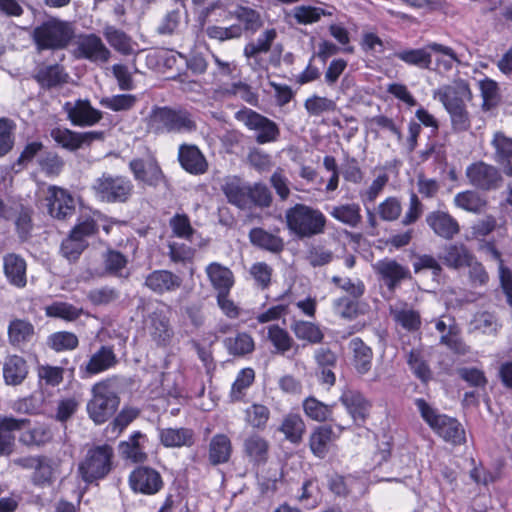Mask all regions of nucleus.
Returning <instances> with one entry per match:
<instances>
[{
	"instance_id": "32",
	"label": "nucleus",
	"mask_w": 512,
	"mask_h": 512,
	"mask_svg": "<svg viewBox=\"0 0 512 512\" xmlns=\"http://www.w3.org/2000/svg\"><path fill=\"white\" fill-rule=\"evenodd\" d=\"M117 364V358L113 349L109 346H101L94 353L88 363L85 365L84 371L88 375L98 374L106 371Z\"/></svg>"
},
{
	"instance_id": "40",
	"label": "nucleus",
	"mask_w": 512,
	"mask_h": 512,
	"mask_svg": "<svg viewBox=\"0 0 512 512\" xmlns=\"http://www.w3.org/2000/svg\"><path fill=\"white\" fill-rule=\"evenodd\" d=\"M290 329L298 340L310 344H319L324 339V333L320 327L310 321L295 320L291 323Z\"/></svg>"
},
{
	"instance_id": "29",
	"label": "nucleus",
	"mask_w": 512,
	"mask_h": 512,
	"mask_svg": "<svg viewBox=\"0 0 512 512\" xmlns=\"http://www.w3.org/2000/svg\"><path fill=\"white\" fill-rule=\"evenodd\" d=\"M251 244L271 253H280L284 249V240L275 233H270L263 228L255 227L249 232Z\"/></svg>"
},
{
	"instance_id": "59",
	"label": "nucleus",
	"mask_w": 512,
	"mask_h": 512,
	"mask_svg": "<svg viewBox=\"0 0 512 512\" xmlns=\"http://www.w3.org/2000/svg\"><path fill=\"white\" fill-rule=\"evenodd\" d=\"M16 125L9 118H0V157L7 155L14 147Z\"/></svg>"
},
{
	"instance_id": "45",
	"label": "nucleus",
	"mask_w": 512,
	"mask_h": 512,
	"mask_svg": "<svg viewBox=\"0 0 512 512\" xmlns=\"http://www.w3.org/2000/svg\"><path fill=\"white\" fill-rule=\"evenodd\" d=\"M270 419V410L267 406L253 403L244 410V421L253 429L263 431Z\"/></svg>"
},
{
	"instance_id": "6",
	"label": "nucleus",
	"mask_w": 512,
	"mask_h": 512,
	"mask_svg": "<svg viewBox=\"0 0 512 512\" xmlns=\"http://www.w3.org/2000/svg\"><path fill=\"white\" fill-rule=\"evenodd\" d=\"M415 404L424 421L446 442L454 445H460L465 442L464 428L457 419L438 414L422 398L416 399Z\"/></svg>"
},
{
	"instance_id": "49",
	"label": "nucleus",
	"mask_w": 512,
	"mask_h": 512,
	"mask_svg": "<svg viewBox=\"0 0 512 512\" xmlns=\"http://www.w3.org/2000/svg\"><path fill=\"white\" fill-rule=\"evenodd\" d=\"M427 48H429L431 51L435 53H439L442 55L435 59V64L437 68L441 71L448 72L453 68L455 63H461L457 54L451 47L445 46L440 43L431 42L427 44Z\"/></svg>"
},
{
	"instance_id": "44",
	"label": "nucleus",
	"mask_w": 512,
	"mask_h": 512,
	"mask_svg": "<svg viewBox=\"0 0 512 512\" xmlns=\"http://www.w3.org/2000/svg\"><path fill=\"white\" fill-rule=\"evenodd\" d=\"M161 443L166 447L192 446L194 443V433L187 428H167L160 432Z\"/></svg>"
},
{
	"instance_id": "25",
	"label": "nucleus",
	"mask_w": 512,
	"mask_h": 512,
	"mask_svg": "<svg viewBox=\"0 0 512 512\" xmlns=\"http://www.w3.org/2000/svg\"><path fill=\"white\" fill-rule=\"evenodd\" d=\"M494 148V160L505 175L512 177V138L503 132H496L491 141Z\"/></svg>"
},
{
	"instance_id": "35",
	"label": "nucleus",
	"mask_w": 512,
	"mask_h": 512,
	"mask_svg": "<svg viewBox=\"0 0 512 512\" xmlns=\"http://www.w3.org/2000/svg\"><path fill=\"white\" fill-rule=\"evenodd\" d=\"M7 332L9 343L21 347L32 340L35 329L28 320L16 318L10 321Z\"/></svg>"
},
{
	"instance_id": "36",
	"label": "nucleus",
	"mask_w": 512,
	"mask_h": 512,
	"mask_svg": "<svg viewBox=\"0 0 512 512\" xmlns=\"http://www.w3.org/2000/svg\"><path fill=\"white\" fill-rule=\"evenodd\" d=\"M329 214L333 219L350 228H357L362 223L361 208L357 203L333 206Z\"/></svg>"
},
{
	"instance_id": "38",
	"label": "nucleus",
	"mask_w": 512,
	"mask_h": 512,
	"mask_svg": "<svg viewBox=\"0 0 512 512\" xmlns=\"http://www.w3.org/2000/svg\"><path fill=\"white\" fill-rule=\"evenodd\" d=\"M427 45L418 49H404L396 51L393 56L407 65L415 66L420 69H430L432 56Z\"/></svg>"
},
{
	"instance_id": "55",
	"label": "nucleus",
	"mask_w": 512,
	"mask_h": 512,
	"mask_svg": "<svg viewBox=\"0 0 512 512\" xmlns=\"http://www.w3.org/2000/svg\"><path fill=\"white\" fill-rule=\"evenodd\" d=\"M224 343L232 355L242 356L254 350V340L247 333H239L235 337L226 338Z\"/></svg>"
},
{
	"instance_id": "3",
	"label": "nucleus",
	"mask_w": 512,
	"mask_h": 512,
	"mask_svg": "<svg viewBox=\"0 0 512 512\" xmlns=\"http://www.w3.org/2000/svg\"><path fill=\"white\" fill-rule=\"evenodd\" d=\"M37 51L65 49L74 37L72 23L51 17L37 25L31 34Z\"/></svg>"
},
{
	"instance_id": "19",
	"label": "nucleus",
	"mask_w": 512,
	"mask_h": 512,
	"mask_svg": "<svg viewBox=\"0 0 512 512\" xmlns=\"http://www.w3.org/2000/svg\"><path fill=\"white\" fill-rule=\"evenodd\" d=\"M425 221L434 234L444 240H452L460 232L458 221L442 210L428 213Z\"/></svg>"
},
{
	"instance_id": "24",
	"label": "nucleus",
	"mask_w": 512,
	"mask_h": 512,
	"mask_svg": "<svg viewBox=\"0 0 512 512\" xmlns=\"http://www.w3.org/2000/svg\"><path fill=\"white\" fill-rule=\"evenodd\" d=\"M3 270L8 282L17 287L23 288L27 284V264L25 259L16 254L8 253L3 257Z\"/></svg>"
},
{
	"instance_id": "4",
	"label": "nucleus",
	"mask_w": 512,
	"mask_h": 512,
	"mask_svg": "<svg viewBox=\"0 0 512 512\" xmlns=\"http://www.w3.org/2000/svg\"><path fill=\"white\" fill-rule=\"evenodd\" d=\"M149 128L156 134L191 133L197 129V124L185 109L155 107L150 113Z\"/></svg>"
},
{
	"instance_id": "58",
	"label": "nucleus",
	"mask_w": 512,
	"mask_h": 512,
	"mask_svg": "<svg viewBox=\"0 0 512 512\" xmlns=\"http://www.w3.org/2000/svg\"><path fill=\"white\" fill-rule=\"evenodd\" d=\"M272 199V194L265 184L254 183L249 185L248 208L251 206L267 208L271 205Z\"/></svg>"
},
{
	"instance_id": "47",
	"label": "nucleus",
	"mask_w": 512,
	"mask_h": 512,
	"mask_svg": "<svg viewBox=\"0 0 512 512\" xmlns=\"http://www.w3.org/2000/svg\"><path fill=\"white\" fill-rule=\"evenodd\" d=\"M128 259L119 251L108 250L104 255L105 271L115 277L128 278L130 273L127 269Z\"/></svg>"
},
{
	"instance_id": "11",
	"label": "nucleus",
	"mask_w": 512,
	"mask_h": 512,
	"mask_svg": "<svg viewBox=\"0 0 512 512\" xmlns=\"http://www.w3.org/2000/svg\"><path fill=\"white\" fill-rule=\"evenodd\" d=\"M469 183L481 190H492L500 186L502 177L498 169L483 161L472 163L466 168Z\"/></svg>"
},
{
	"instance_id": "52",
	"label": "nucleus",
	"mask_w": 512,
	"mask_h": 512,
	"mask_svg": "<svg viewBox=\"0 0 512 512\" xmlns=\"http://www.w3.org/2000/svg\"><path fill=\"white\" fill-rule=\"evenodd\" d=\"M394 321L407 331H417L421 326V317L418 311L408 308L392 309Z\"/></svg>"
},
{
	"instance_id": "56",
	"label": "nucleus",
	"mask_w": 512,
	"mask_h": 512,
	"mask_svg": "<svg viewBox=\"0 0 512 512\" xmlns=\"http://www.w3.org/2000/svg\"><path fill=\"white\" fill-rule=\"evenodd\" d=\"M82 310L72 304L56 301L45 307V314L48 317L60 318L66 321L76 320Z\"/></svg>"
},
{
	"instance_id": "46",
	"label": "nucleus",
	"mask_w": 512,
	"mask_h": 512,
	"mask_svg": "<svg viewBox=\"0 0 512 512\" xmlns=\"http://www.w3.org/2000/svg\"><path fill=\"white\" fill-rule=\"evenodd\" d=\"M267 339L273 345L275 352L284 355L295 344L289 332L277 324L269 325L267 328Z\"/></svg>"
},
{
	"instance_id": "7",
	"label": "nucleus",
	"mask_w": 512,
	"mask_h": 512,
	"mask_svg": "<svg viewBox=\"0 0 512 512\" xmlns=\"http://www.w3.org/2000/svg\"><path fill=\"white\" fill-rule=\"evenodd\" d=\"M114 449L109 444L94 445L87 450L85 458L79 464L82 479L91 483L105 478L112 470Z\"/></svg>"
},
{
	"instance_id": "50",
	"label": "nucleus",
	"mask_w": 512,
	"mask_h": 512,
	"mask_svg": "<svg viewBox=\"0 0 512 512\" xmlns=\"http://www.w3.org/2000/svg\"><path fill=\"white\" fill-rule=\"evenodd\" d=\"M142 438H144V435L137 431L134 432L127 441L121 442L119 448L122 456L133 462L145 461L147 455L140 445V439Z\"/></svg>"
},
{
	"instance_id": "57",
	"label": "nucleus",
	"mask_w": 512,
	"mask_h": 512,
	"mask_svg": "<svg viewBox=\"0 0 512 512\" xmlns=\"http://www.w3.org/2000/svg\"><path fill=\"white\" fill-rule=\"evenodd\" d=\"M407 363L414 375L422 382L427 383L432 378L431 370L420 350L412 349L408 354Z\"/></svg>"
},
{
	"instance_id": "12",
	"label": "nucleus",
	"mask_w": 512,
	"mask_h": 512,
	"mask_svg": "<svg viewBox=\"0 0 512 512\" xmlns=\"http://www.w3.org/2000/svg\"><path fill=\"white\" fill-rule=\"evenodd\" d=\"M76 56L88 59L92 62L106 63L110 59L111 52L105 46L102 39L96 34L79 35L76 41Z\"/></svg>"
},
{
	"instance_id": "5",
	"label": "nucleus",
	"mask_w": 512,
	"mask_h": 512,
	"mask_svg": "<svg viewBox=\"0 0 512 512\" xmlns=\"http://www.w3.org/2000/svg\"><path fill=\"white\" fill-rule=\"evenodd\" d=\"M91 188L98 200L108 204L126 203L134 192V185L127 176L108 172L97 177Z\"/></svg>"
},
{
	"instance_id": "41",
	"label": "nucleus",
	"mask_w": 512,
	"mask_h": 512,
	"mask_svg": "<svg viewBox=\"0 0 512 512\" xmlns=\"http://www.w3.org/2000/svg\"><path fill=\"white\" fill-rule=\"evenodd\" d=\"M231 16L243 24V30L252 33L258 31L263 25L260 12L248 5H237L231 12Z\"/></svg>"
},
{
	"instance_id": "42",
	"label": "nucleus",
	"mask_w": 512,
	"mask_h": 512,
	"mask_svg": "<svg viewBox=\"0 0 512 512\" xmlns=\"http://www.w3.org/2000/svg\"><path fill=\"white\" fill-rule=\"evenodd\" d=\"M441 259L448 267L458 269L470 264L473 255L465 245L451 244L445 247Z\"/></svg>"
},
{
	"instance_id": "1",
	"label": "nucleus",
	"mask_w": 512,
	"mask_h": 512,
	"mask_svg": "<svg viewBox=\"0 0 512 512\" xmlns=\"http://www.w3.org/2000/svg\"><path fill=\"white\" fill-rule=\"evenodd\" d=\"M435 97L449 114L453 132L462 133L471 128V116L466 102L472 100V92L467 81L457 79L449 85H444L435 92Z\"/></svg>"
},
{
	"instance_id": "43",
	"label": "nucleus",
	"mask_w": 512,
	"mask_h": 512,
	"mask_svg": "<svg viewBox=\"0 0 512 512\" xmlns=\"http://www.w3.org/2000/svg\"><path fill=\"white\" fill-rule=\"evenodd\" d=\"M334 439V432L330 426H320L311 435L309 445L312 453L323 459L328 453V445Z\"/></svg>"
},
{
	"instance_id": "14",
	"label": "nucleus",
	"mask_w": 512,
	"mask_h": 512,
	"mask_svg": "<svg viewBox=\"0 0 512 512\" xmlns=\"http://www.w3.org/2000/svg\"><path fill=\"white\" fill-rule=\"evenodd\" d=\"M67 118L74 126H93L102 119L101 111L93 108L88 100L78 99L63 106Z\"/></svg>"
},
{
	"instance_id": "63",
	"label": "nucleus",
	"mask_w": 512,
	"mask_h": 512,
	"mask_svg": "<svg viewBox=\"0 0 512 512\" xmlns=\"http://www.w3.org/2000/svg\"><path fill=\"white\" fill-rule=\"evenodd\" d=\"M78 337L68 331H60L50 335L48 345L55 351L73 350L78 346Z\"/></svg>"
},
{
	"instance_id": "53",
	"label": "nucleus",
	"mask_w": 512,
	"mask_h": 512,
	"mask_svg": "<svg viewBox=\"0 0 512 512\" xmlns=\"http://www.w3.org/2000/svg\"><path fill=\"white\" fill-rule=\"evenodd\" d=\"M482 97V109L489 111L496 107L500 101L499 87L496 81L485 78L479 82Z\"/></svg>"
},
{
	"instance_id": "8",
	"label": "nucleus",
	"mask_w": 512,
	"mask_h": 512,
	"mask_svg": "<svg viewBox=\"0 0 512 512\" xmlns=\"http://www.w3.org/2000/svg\"><path fill=\"white\" fill-rule=\"evenodd\" d=\"M120 398L109 381H101L92 387V398L87 403V412L95 424H103L114 415Z\"/></svg>"
},
{
	"instance_id": "34",
	"label": "nucleus",
	"mask_w": 512,
	"mask_h": 512,
	"mask_svg": "<svg viewBox=\"0 0 512 512\" xmlns=\"http://www.w3.org/2000/svg\"><path fill=\"white\" fill-rule=\"evenodd\" d=\"M222 191L230 204L240 209H248L249 184L237 178L229 179L223 184Z\"/></svg>"
},
{
	"instance_id": "20",
	"label": "nucleus",
	"mask_w": 512,
	"mask_h": 512,
	"mask_svg": "<svg viewBox=\"0 0 512 512\" xmlns=\"http://www.w3.org/2000/svg\"><path fill=\"white\" fill-rule=\"evenodd\" d=\"M373 268L390 291H394L403 280L410 276L408 268L394 259L380 260L374 264Z\"/></svg>"
},
{
	"instance_id": "31",
	"label": "nucleus",
	"mask_w": 512,
	"mask_h": 512,
	"mask_svg": "<svg viewBox=\"0 0 512 512\" xmlns=\"http://www.w3.org/2000/svg\"><path fill=\"white\" fill-rule=\"evenodd\" d=\"M206 274L218 293L229 292L234 285L233 272L218 262L210 263L206 267Z\"/></svg>"
},
{
	"instance_id": "17",
	"label": "nucleus",
	"mask_w": 512,
	"mask_h": 512,
	"mask_svg": "<svg viewBox=\"0 0 512 512\" xmlns=\"http://www.w3.org/2000/svg\"><path fill=\"white\" fill-rule=\"evenodd\" d=\"M131 488L147 495L157 493L163 486L162 477L158 471L149 467H138L129 477Z\"/></svg>"
},
{
	"instance_id": "30",
	"label": "nucleus",
	"mask_w": 512,
	"mask_h": 512,
	"mask_svg": "<svg viewBox=\"0 0 512 512\" xmlns=\"http://www.w3.org/2000/svg\"><path fill=\"white\" fill-rule=\"evenodd\" d=\"M28 374V366L24 358L18 355H9L3 363V377L8 385L21 384Z\"/></svg>"
},
{
	"instance_id": "48",
	"label": "nucleus",
	"mask_w": 512,
	"mask_h": 512,
	"mask_svg": "<svg viewBox=\"0 0 512 512\" xmlns=\"http://www.w3.org/2000/svg\"><path fill=\"white\" fill-rule=\"evenodd\" d=\"M453 202L456 207L471 213H481L486 206V200L472 190L457 193Z\"/></svg>"
},
{
	"instance_id": "62",
	"label": "nucleus",
	"mask_w": 512,
	"mask_h": 512,
	"mask_svg": "<svg viewBox=\"0 0 512 512\" xmlns=\"http://www.w3.org/2000/svg\"><path fill=\"white\" fill-rule=\"evenodd\" d=\"M255 379V372L252 368H244L242 369L231 388V398L234 401H239L244 396L245 390L251 386Z\"/></svg>"
},
{
	"instance_id": "33",
	"label": "nucleus",
	"mask_w": 512,
	"mask_h": 512,
	"mask_svg": "<svg viewBox=\"0 0 512 512\" xmlns=\"http://www.w3.org/2000/svg\"><path fill=\"white\" fill-rule=\"evenodd\" d=\"M349 348L353 353V366L356 371L361 375L368 373L372 365V349L358 337L349 342Z\"/></svg>"
},
{
	"instance_id": "64",
	"label": "nucleus",
	"mask_w": 512,
	"mask_h": 512,
	"mask_svg": "<svg viewBox=\"0 0 512 512\" xmlns=\"http://www.w3.org/2000/svg\"><path fill=\"white\" fill-rule=\"evenodd\" d=\"M169 226L172 229L173 235L191 241L195 233L194 228L190 223V219L186 214H175L169 220Z\"/></svg>"
},
{
	"instance_id": "2",
	"label": "nucleus",
	"mask_w": 512,
	"mask_h": 512,
	"mask_svg": "<svg viewBox=\"0 0 512 512\" xmlns=\"http://www.w3.org/2000/svg\"><path fill=\"white\" fill-rule=\"evenodd\" d=\"M286 226L299 239L312 238L325 231L326 217L316 208L297 203L285 212Z\"/></svg>"
},
{
	"instance_id": "61",
	"label": "nucleus",
	"mask_w": 512,
	"mask_h": 512,
	"mask_svg": "<svg viewBox=\"0 0 512 512\" xmlns=\"http://www.w3.org/2000/svg\"><path fill=\"white\" fill-rule=\"evenodd\" d=\"M332 15L320 7L313 6H296L293 9V17L298 24H311L320 20L321 16Z\"/></svg>"
},
{
	"instance_id": "37",
	"label": "nucleus",
	"mask_w": 512,
	"mask_h": 512,
	"mask_svg": "<svg viewBox=\"0 0 512 512\" xmlns=\"http://www.w3.org/2000/svg\"><path fill=\"white\" fill-rule=\"evenodd\" d=\"M103 35L109 45L117 52L123 55H131L134 53L135 43L124 31L115 26L108 25L103 29Z\"/></svg>"
},
{
	"instance_id": "22",
	"label": "nucleus",
	"mask_w": 512,
	"mask_h": 512,
	"mask_svg": "<svg viewBox=\"0 0 512 512\" xmlns=\"http://www.w3.org/2000/svg\"><path fill=\"white\" fill-rule=\"evenodd\" d=\"M178 160L182 168L193 175L204 174L208 169V163L196 145H180Z\"/></svg>"
},
{
	"instance_id": "15",
	"label": "nucleus",
	"mask_w": 512,
	"mask_h": 512,
	"mask_svg": "<svg viewBox=\"0 0 512 512\" xmlns=\"http://www.w3.org/2000/svg\"><path fill=\"white\" fill-rule=\"evenodd\" d=\"M46 200L52 217L64 220L74 214L75 201L67 190L57 186H49Z\"/></svg>"
},
{
	"instance_id": "51",
	"label": "nucleus",
	"mask_w": 512,
	"mask_h": 512,
	"mask_svg": "<svg viewBox=\"0 0 512 512\" xmlns=\"http://www.w3.org/2000/svg\"><path fill=\"white\" fill-rule=\"evenodd\" d=\"M333 405H327L315 397H308L303 401V410L310 419L323 422L330 419Z\"/></svg>"
},
{
	"instance_id": "13",
	"label": "nucleus",
	"mask_w": 512,
	"mask_h": 512,
	"mask_svg": "<svg viewBox=\"0 0 512 512\" xmlns=\"http://www.w3.org/2000/svg\"><path fill=\"white\" fill-rule=\"evenodd\" d=\"M146 328L153 342L159 347L170 344L174 331L164 310L155 309L146 319Z\"/></svg>"
},
{
	"instance_id": "9",
	"label": "nucleus",
	"mask_w": 512,
	"mask_h": 512,
	"mask_svg": "<svg viewBox=\"0 0 512 512\" xmlns=\"http://www.w3.org/2000/svg\"><path fill=\"white\" fill-rule=\"evenodd\" d=\"M235 118L256 133L255 140L258 144L275 142L280 136V129L274 121L252 109L239 110Z\"/></svg>"
},
{
	"instance_id": "26",
	"label": "nucleus",
	"mask_w": 512,
	"mask_h": 512,
	"mask_svg": "<svg viewBox=\"0 0 512 512\" xmlns=\"http://www.w3.org/2000/svg\"><path fill=\"white\" fill-rule=\"evenodd\" d=\"M270 444L267 439L257 433H251L243 442V452L249 462L260 465L265 464L269 456Z\"/></svg>"
},
{
	"instance_id": "21",
	"label": "nucleus",
	"mask_w": 512,
	"mask_h": 512,
	"mask_svg": "<svg viewBox=\"0 0 512 512\" xmlns=\"http://www.w3.org/2000/svg\"><path fill=\"white\" fill-rule=\"evenodd\" d=\"M34 79L44 89L60 87L69 80V74L64 66L55 64H39L36 68Z\"/></svg>"
},
{
	"instance_id": "54",
	"label": "nucleus",
	"mask_w": 512,
	"mask_h": 512,
	"mask_svg": "<svg viewBox=\"0 0 512 512\" xmlns=\"http://www.w3.org/2000/svg\"><path fill=\"white\" fill-rule=\"evenodd\" d=\"M35 470L33 472V482L36 485L45 486L53 481L54 468L51 460L46 457L32 459Z\"/></svg>"
},
{
	"instance_id": "60",
	"label": "nucleus",
	"mask_w": 512,
	"mask_h": 512,
	"mask_svg": "<svg viewBox=\"0 0 512 512\" xmlns=\"http://www.w3.org/2000/svg\"><path fill=\"white\" fill-rule=\"evenodd\" d=\"M138 99L132 94H119L102 98L100 104L115 112L128 111L137 103Z\"/></svg>"
},
{
	"instance_id": "18",
	"label": "nucleus",
	"mask_w": 512,
	"mask_h": 512,
	"mask_svg": "<svg viewBox=\"0 0 512 512\" xmlns=\"http://www.w3.org/2000/svg\"><path fill=\"white\" fill-rule=\"evenodd\" d=\"M129 168L138 182L157 187L163 180V172L157 161L153 158L148 160L136 158L130 161Z\"/></svg>"
},
{
	"instance_id": "27",
	"label": "nucleus",
	"mask_w": 512,
	"mask_h": 512,
	"mask_svg": "<svg viewBox=\"0 0 512 512\" xmlns=\"http://www.w3.org/2000/svg\"><path fill=\"white\" fill-rule=\"evenodd\" d=\"M233 452L230 438L226 434H215L208 445V461L212 466L229 462Z\"/></svg>"
},
{
	"instance_id": "10",
	"label": "nucleus",
	"mask_w": 512,
	"mask_h": 512,
	"mask_svg": "<svg viewBox=\"0 0 512 512\" xmlns=\"http://www.w3.org/2000/svg\"><path fill=\"white\" fill-rule=\"evenodd\" d=\"M50 136L58 146L70 152H74L83 147L90 146L96 140L103 139V132H76L68 128L55 127L51 129Z\"/></svg>"
},
{
	"instance_id": "16",
	"label": "nucleus",
	"mask_w": 512,
	"mask_h": 512,
	"mask_svg": "<svg viewBox=\"0 0 512 512\" xmlns=\"http://www.w3.org/2000/svg\"><path fill=\"white\" fill-rule=\"evenodd\" d=\"M182 283L179 275L165 269L152 271L144 280V286L157 295L176 292Z\"/></svg>"
},
{
	"instance_id": "28",
	"label": "nucleus",
	"mask_w": 512,
	"mask_h": 512,
	"mask_svg": "<svg viewBox=\"0 0 512 512\" xmlns=\"http://www.w3.org/2000/svg\"><path fill=\"white\" fill-rule=\"evenodd\" d=\"M28 422V419L0 418V455H9L12 452L15 441L14 432L24 428Z\"/></svg>"
},
{
	"instance_id": "23",
	"label": "nucleus",
	"mask_w": 512,
	"mask_h": 512,
	"mask_svg": "<svg viewBox=\"0 0 512 512\" xmlns=\"http://www.w3.org/2000/svg\"><path fill=\"white\" fill-rule=\"evenodd\" d=\"M340 402L346 408L355 424L361 425L365 422L371 405L360 392L345 390L340 396Z\"/></svg>"
},
{
	"instance_id": "39",
	"label": "nucleus",
	"mask_w": 512,
	"mask_h": 512,
	"mask_svg": "<svg viewBox=\"0 0 512 512\" xmlns=\"http://www.w3.org/2000/svg\"><path fill=\"white\" fill-rule=\"evenodd\" d=\"M278 430L284 434L288 441L298 444L302 441L306 426L299 414L289 413L283 418Z\"/></svg>"
}]
</instances>
